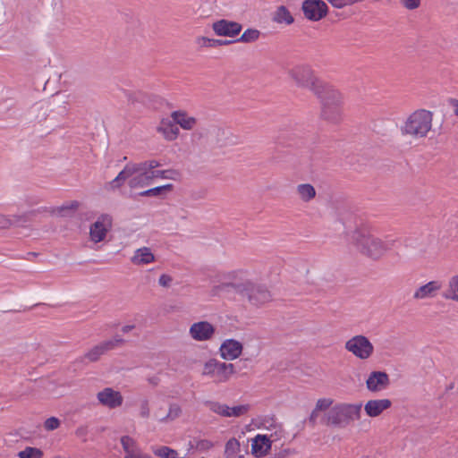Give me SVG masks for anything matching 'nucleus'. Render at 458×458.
<instances>
[{
	"instance_id": "22",
	"label": "nucleus",
	"mask_w": 458,
	"mask_h": 458,
	"mask_svg": "<svg viewBox=\"0 0 458 458\" xmlns=\"http://www.w3.org/2000/svg\"><path fill=\"white\" fill-rule=\"evenodd\" d=\"M441 287L442 284L439 281H430L417 288L413 293V298L416 300L434 298Z\"/></svg>"
},
{
	"instance_id": "6",
	"label": "nucleus",
	"mask_w": 458,
	"mask_h": 458,
	"mask_svg": "<svg viewBox=\"0 0 458 458\" xmlns=\"http://www.w3.org/2000/svg\"><path fill=\"white\" fill-rule=\"evenodd\" d=\"M432 127V113L424 109L413 112L401 127L403 135L424 138Z\"/></svg>"
},
{
	"instance_id": "30",
	"label": "nucleus",
	"mask_w": 458,
	"mask_h": 458,
	"mask_svg": "<svg viewBox=\"0 0 458 458\" xmlns=\"http://www.w3.org/2000/svg\"><path fill=\"white\" fill-rule=\"evenodd\" d=\"M153 454L159 458H180L176 450L168 446L152 447Z\"/></svg>"
},
{
	"instance_id": "23",
	"label": "nucleus",
	"mask_w": 458,
	"mask_h": 458,
	"mask_svg": "<svg viewBox=\"0 0 458 458\" xmlns=\"http://www.w3.org/2000/svg\"><path fill=\"white\" fill-rule=\"evenodd\" d=\"M171 118L174 119L177 126L182 129L190 131L192 130L197 124V119L189 115L185 111L178 110L171 114Z\"/></svg>"
},
{
	"instance_id": "18",
	"label": "nucleus",
	"mask_w": 458,
	"mask_h": 458,
	"mask_svg": "<svg viewBox=\"0 0 458 458\" xmlns=\"http://www.w3.org/2000/svg\"><path fill=\"white\" fill-rule=\"evenodd\" d=\"M388 384V375L383 371L371 372L366 380L367 388L371 392H379L384 390Z\"/></svg>"
},
{
	"instance_id": "33",
	"label": "nucleus",
	"mask_w": 458,
	"mask_h": 458,
	"mask_svg": "<svg viewBox=\"0 0 458 458\" xmlns=\"http://www.w3.org/2000/svg\"><path fill=\"white\" fill-rule=\"evenodd\" d=\"M172 188H173L172 184L157 186V187L143 191L140 192L139 195L144 196V197L159 196V195L163 194L164 192L172 190Z\"/></svg>"
},
{
	"instance_id": "21",
	"label": "nucleus",
	"mask_w": 458,
	"mask_h": 458,
	"mask_svg": "<svg viewBox=\"0 0 458 458\" xmlns=\"http://www.w3.org/2000/svg\"><path fill=\"white\" fill-rule=\"evenodd\" d=\"M271 439L268 440L267 435H257L252 440L251 453L257 458L264 457L271 449Z\"/></svg>"
},
{
	"instance_id": "14",
	"label": "nucleus",
	"mask_w": 458,
	"mask_h": 458,
	"mask_svg": "<svg viewBox=\"0 0 458 458\" xmlns=\"http://www.w3.org/2000/svg\"><path fill=\"white\" fill-rule=\"evenodd\" d=\"M112 217L109 215H101L98 220L90 226V238L95 242H100L106 235L111 227Z\"/></svg>"
},
{
	"instance_id": "35",
	"label": "nucleus",
	"mask_w": 458,
	"mask_h": 458,
	"mask_svg": "<svg viewBox=\"0 0 458 458\" xmlns=\"http://www.w3.org/2000/svg\"><path fill=\"white\" fill-rule=\"evenodd\" d=\"M210 410L218 414V415H221V416H224V417H230V406L225 404V403H210Z\"/></svg>"
},
{
	"instance_id": "24",
	"label": "nucleus",
	"mask_w": 458,
	"mask_h": 458,
	"mask_svg": "<svg viewBox=\"0 0 458 458\" xmlns=\"http://www.w3.org/2000/svg\"><path fill=\"white\" fill-rule=\"evenodd\" d=\"M247 450H242L240 441L235 437L228 439L225 445V458H245Z\"/></svg>"
},
{
	"instance_id": "15",
	"label": "nucleus",
	"mask_w": 458,
	"mask_h": 458,
	"mask_svg": "<svg viewBox=\"0 0 458 458\" xmlns=\"http://www.w3.org/2000/svg\"><path fill=\"white\" fill-rule=\"evenodd\" d=\"M215 327L208 321L193 323L189 330L191 337L196 341L203 342L212 338Z\"/></svg>"
},
{
	"instance_id": "38",
	"label": "nucleus",
	"mask_w": 458,
	"mask_h": 458,
	"mask_svg": "<svg viewBox=\"0 0 458 458\" xmlns=\"http://www.w3.org/2000/svg\"><path fill=\"white\" fill-rule=\"evenodd\" d=\"M13 225H20L19 217L13 216V218L0 215V228H6Z\"/></svg>"
},
{
	"instance_id": "28",
	"label": "nucleus",
	"mask_w": 458,
	"mask_h": 458,
	"mask_svg": "<svg viewBox=\"0 0 458 458\" xmlns=\"http://www.w3.org/2000/svg\"><path fill=\"white\" fill-rule=\"evenodd\" d=\"M260 31L257 29H247L240 38L233 40V42H242V43H253L259 38Z\"/></svg>"
},
{
	"instance_id": "29",
	"label": "nucleus",
	"mask_w": 458,
	"mask_h": 458,
	"mask_svg": "<svg viewBox=\"0 0 458 458\" xmlns=\"http://www.w3.org/2000/svg\"><path fill=\"white\" fill-rule=\"evenodd\" d=\"M154 179L161 178V179H168L173 181H178L181 178V174L179 171L174 169H167V170H157L153 169Z\"/></svg>"
},
{
	"instance_id": "4",
	"label": "nucleus",
	"mask_w": 458,
	"mask_h": 458,
	"mask_svg": "<svg viewBox=\"0 0 458 458\" xmlns=\"http://www.w3.org/2000/svg\"><path fill=\"white\" fill-rule=\"evenodd\" d=\"M352 240L362 253L375 259L383 256L394 244V240L383 242L363 230L355 231Z\"/></svg>"
},
{
	"instance_id": "7",
	"label": "nucleus",
	"mask_w": 458,
	"mask_h": 458,
	"mask_svg": "<svg viewBox=\"0 0 458 458\" xmlns=\"http://www.w3.org/2000/svg\"><path fill=\"white\" fill-rule=\"evenodd\" d=\"M289 74L299 87L310 89L315 95L328 85L317 78L311 67L307 64L294 66Z\"/></svg>"
},
{
	"instance_id": "16",
	"label": "nucleus",
	"mask_w": 458,
	"mask_h": 458,
	"mask_svg": "<svg viewBox=\"0 0 458 458\" xmlns=\"http://www.w3.org/2000/svg\"><path fill=\"white\" fill-rule=\"evenodd\" d=\"M123 342V339L116 335L111 340L105 341L93 348H91L85 355V357L89 361H96L99 359L101 355H103L105 352H106L109 350L114 349L118 344H122Z\"/></svg>"
},
{
	"instance_id": "27",
	"label": "nucleus",
	"mask_w": 458,
	"mask_h": 458,
	"mask_svg": "<svg viewBox=\"0 0 458 458\" xmlns=\"http://www.w3.org/2000/svg\"><path fill=\"white\" fill-rule=\"evenodd\" d=\"M231 43H233V40H222L207 37H199L197 38V44L201 47H216L219 46L229 45Z\"/></svg>"
},
{
	"instance_id": "1",
	"label": "nucleus",
	"mask_w": 458,
	"mask_h": 458,
	"mask_svg": "<svg viewBox=\"0 0 458 458\" xmlns=\"http://www.w3.org/2000/svg\"><path fill=\"white\" fill-rule=\"evenodd\" d=\"M230 280L215 287L216 293L230 292L247 297L249 301L255 306L263 305L271 301V293L266 286L255 284L247 278V272L243 270L231 271L225 276Z\"/></svg>"
},
{
	"instance_id": "43",
	"label": "nucleus",
	"mask_w": 458,
	"mask_h": 458,
	"mask_svg": "<svg viewBox=\"0 0 458 458\" xmlns=\"http://www.w3.org/2000/svg\"><path fill=\"white\" fill-rule=\"evenodd\" d=\"M149 413H150V411H149L148 400L141 401L140 406V416L143 418H148L149 416Z\"/></svg>"
},
{
	"instance_id": "32",
	"label": "nucleus",
	"mask_w": 458,
	"mask_h": 458,
	"mask_svg": "<svg viewBox=\"0 0 458 458\" xmlns=\"http://www.w3.org/2000/svg\"><path fill=\"white\" fill-rule=\"evenodd\" d=\"M297 191L303 201H309L316 195L314 187L309 183L298 185Z\"/></svg>"
},
{
	"instance_id": "2",
	"label": "nucleus",
	"mask_w": 458,
	"mask_h": 458,
	"mask_svg": "<svg viewBox=\"0 0 458 458\" xmlns=\"http://www.w3.org/2000/svg\"><path fill=\"white\" fill-rule=\"evenodd\" d=\"M159 165L160 164L157 160L128 163L117 176L108 183L109 189H118L125 182H128L130 188H144L150 184L154 179L153 169Z\"/></svg>"
},
{
	"instance_id": "39",
	"label": "nucleus",
	"mask_w": 458,
	"mask_h": 458,
	"mask_svg": "<svg viewBox=\"0 0 458 458\" xmlns=\"http://www.w3.org/2000/svg\"><path fill=\"white\" fill-rule=\"evenodd\" d=\"M248 410L249 406L244 404L230 407V417H240L245 414Z\"/></svg>"
},
{
	"instance_id": "45",
	"label": "nucleus",
	"mask_w": 458,
	"mask_h": 458,
	"mask_svg": "<svg viewBox=\"0 0 458 458\" xmlns=\"http://www.w3.org/2000/svg\"><path fill=\"white\" fill-rule=\"evenodd\" d=\"M75 435L85 442L88 436V428L86 426L79 427L75 431Z\"/></svg>"
},
{
	"instance_id": "19",
	"label": "nucleus",
	"mask_w": 458,
	"mask_h": 458,
	"mask_svg": "<svg viewBox=\"0 0 458 458\" xmlns=\"http://www.w3.org/2000/svg\"><path fill=\"white\" fill-rule=\"evenodd\" d=\"M157 131L167 141L176 140L180 132L179 127L176 125L173 118H163L157 127Z\"/></svg>"
},
{
	"instance_id": "26",
	"label": "nucleus",
	"mask_w": 458,
	"mask_h": 458,
	"mask_svg": "<svg viewBox=\"0 0 458 458\" xmlns=\"http://www.w3.org/2000/svg\"><path fill=\"white\" fill-rule=\"evenodd\" d=\"M272 20L278 24L291 25L293 23L294 19L290 11L284 5H280L276 8L273 14Z\"/></svg>"
},
{
	"instance_id": "13",
	"label": "nucleus",
	"mask_w": 458,
	"mask_h": 458,
	"mask_svg": "<svg viewBox=\"0 0 458 458\" xmlns=\"http://www.w3.org/2000/svg\"><path fill=\"white\" fill-rule=\"evenodd\" d=\"M212 29L215 34L219 37L233 38L240 34L242 26L239 22L222 19L214 22Z\"/></svg>"
},
{
	"instance_id": "31",
	"label": "nucleus",
	"mask_w": 458,
	"mask_h": 458,
	"mask_svg": "<svg viewBox=\"0 0 458 458\" xmlns=\"http://www.w3.org/2000/svg\"><path fill=\"white\" fill-rule=\"evenodd\" d=\"M444 297L458 301V276L450 278L448 282V289L445 293Z\"/></svg>"
},
{
	"instance_id": "3",
	"label": "nucleus",
	"mask_w": 458,
	"mask_h": 458,
	"mask_svg": "<svg viewBox=\"0 0 458 458\" xmlns=\"http://www.w3.org/2000/svg\"><path fill=\"white\" fill-rule=\"evenodd\" d=\"M362 403H336L325 414L324 421L327 425L335 428H346L355 420H360Z\"/></svg>"
},
{
	"instance_id": "17",
	"label": "nucleus",
	"mask_w": 458,
	"mask_h": 458,
	"mask_svg": "<svg viewBox=\"0 0 458 458\" xmlns=\"http://www.w3.org/2000/svg\"><path fill=\"white\" fill-rule=\"evenodd\" d=\"M242 344L239 341L234 339H226L220 345V356L224 360H233L242 354Z\"/></svg>"
},
{
	"instance_id": "8",
	"label": "nucleus",
	"mask_w": 458,
	"mask_h": 458,
	"mask_svg": "<svg viewBox=\"0 0 458 458\" xmlns=\"http://www.w3.org/2000/svg\"><path fill=\"white\" fill-rule=\"evenodd\" d=\"M234 365L210 359L203 366L202 375L211 378L216 383L227 382L234 374Z\"/></svg>"
},
{
	"instance_id": "48",
	"label": "nucleus",
	"mask_w": 458,
	"mask_h": 458,
	"mask_svg": "<svg viewBox=\"0 0 458 458\" xmlns=\"http://www.w3.org/2000/svg\"><path fill=\"white\" fill-rule=\"evenodd\" d=\"M133 328H134L133 325H127V326L123 327L122 331H123V333L127 334Z\"/></svg>"
},
{
	"instance_id": "42",
	"label": "nucleus",
	"mask_w": 458,
	"mask_h": 458,
	"mask_svg": "<svg viewBox=\"0 0 458 458\" xmlns=\"http://www.w3.org/2000/svg\"><path fill=\"white\" fill-rule=\"evenodd\" d=\"M400 3L408 10H414L420 4V0H400Z\"/></svg>"
},
{
	"instance_id": "41",
	"label": "nucleus",
	"mask_w": 458,
	"mask_h": 458,
	"mask_svg": "<svg viewBox=\"0 0 458 458\" xmlns=\"http://www.w3.org/2000/svg\"><path fill=\"white\" fill-rule=\"evenodd\" d=\"M60 426V420L55 417H50L46 420L44 427L47 430H55Z\"/></svg>"
},
{
	"instance_id": "37",
	"label": "nucleus",
	"mask_w": 458,
	"mask_h": 458,
	"mask_svg": "<svg viewBox=\"0 0 458 458\" xmlns=\"http://www.w3.org/2000/svg\"><path fill=\"white\" fill-rule=\"evenodd\" d=\"M334 401L331 398H320L317 401L315 408L319 411H329Z\"/></svg>"
},
{
	"instance_id": "10",
	"label": "nucleus",
	"mask_w": 458,
	"mask_h": 458,
	"mask_svg": "<svg viewBox=\"0 0 458 458\" xmlns=\"http://www.w3.org/2000/svg\"><path fill=\"white\" fill-rule=\"evenodd\" d=\"M301 10L304 17L311 21H318L328 13L327 4L323 0H304Z\"/></svg>"
},
{
	"instance_id": "49",
	"label": "nucleus",
	"mask_w": 458,
	"mask_h": 458,
	"mask_svg": "<svg viewBox=\"0 0 458 458\" xmlns=\"http://www.w3.org/2000/svg\"><path fill=\"white\" fill-rule=\"evenodd\" d=\"M453 106L454 107V112L455 115L458 116V100H454L453 101Z\"/></svg>"
},
{
	"instance_id": "47",
	"label": "nucleus",
	"mask_w": 458,
	"mask_h": 458,
	"mask_svg": "<svg viewBox=\"0 0 458 458\" xmlns=\"http://www.w3.org/2000/svg\"><path fill=\"white\" fill-rule=\"evenodd\" d=\"M318 412L319 411H317L316 408H314V410L311 411L310 415V418H309V421L312 424H316V421H317V418H318Z\"/></svg>"
},
{
	"instance_id": "20",
	"label": "nucleus",
	"mask_w": 458,
	"mask_h": 458,
	"mask_svg": "<svg viewBox=\"0 0 458 458\" xmlns=\"http://www.w3.org/2000/svg\"><path fill=\"white\" fill-rule=\"evenodd\" d=\"M391 404L392 403L389 399H373L365 403L364 410L369 417L374 418L389 409Z\"/></svg>"
},
{
	"instance_id": "5",
	"label": "nucleus",
	"mask_w": 458,
	"mask_h": 458,
	"mask_svg": "<svg viewBox=\"0 0 458 458\" xmlns=\"http://www.w3.org/2000/svg\"><path fill=\"white\" fill-rule=\"evenodd\" d=\"M321 102L322 117L329 123H336L342 119V96L331 85H327L316 95Z\"/></svg>"
},
{
	"instance_id": "11",
	"label": "nucleus",
	"mask_w": 458,
	"mask_h": 458,
	"mask_svg": "<svg viewBox=\"0 0 458 458\" xmlns=\"http://www.w3.org/2000/svg\"><path fill=\"white\" fill-rule=\"evenodd\" d=\"M97 399L103 406L108 409H115L123 404V397L119 391L112 387H105L97 394Z\"/></svg>"
},
{
	"instance_id": "36",
	"label": "nucleus",
	"mask_w": 458,
	"mask_h": 458,
	"mask_svg": "<svg viewBox=\"0 0 458 458\" xmlns=\"http://www.w3.org/2000/svg\"><path fill=\"white\" fill-rule=\"evenodd\" d=\"M268 436V440L271 439V444L276 441L281 440L284 437V431L280 425H276L274 429Z\"/></svg>"
},
{
	"instance_id": "25",
	"label": "nucleus",
	"mask_w": 458,
	"mask_h": 458,
	"mask_svg": "<svg viewBox=\"0 0 458 458\" xmlns=\"http://www.w3.org/2000/svg\"><path fill=\"white\" fill-rule=\"evenodd\" d=\"M155 260V256L148 247L137 249L131 261L135 265H148Z\"/></svg>"
},
{
	"instance_id": "9",
	"label": "nucleus",
	"mask_w": 458,
	"mask_h": 458,
	"mask_svg": "<svg viewBox=\"0 0 458 458\" xmlns=\"http://www.w3.org/2000/svg\"><path fill=\"white\" fill-rule=\"evenodd\" d=\"M345 350L355 358L365 360L374 353V345L364 335H356L348 339L344 344Z\"/></svg>"
},
{
	"instance_id": "44",
	"label": "nucleus",
	"mask_w": 458,
	"mask_h": 458,
	"mask_svg": "<svg viewBox=\"0 0 458 458\" xmlns=\"http://www.w3.org/2000/svg\"><path fill=\"white\" fill-rule=\"evenodd\" d=\"M180 412H181L180 407L177 404H172L169 408L167 418L172 419V420L175 419L176 417L179 416Z\"/></svg>"
},
{
	"instance_id": "34",
	"label": "nucleus",
	"mask_w": 458,
	"mask_h": 458,
	"mask_svg": "<svg viewBox=\"0 0 458 458\" xmlns=\"http://www.w3.org/2000/svg\"><path fill=\"white\" fill-rule=\"evenodd\" d=\"M43 452L36 447L27 446L24 450L18 453L19 458H41Z\"/></svg>"
},
{
	"instance_id": "12",
	"label": "nucleus",
	"mask_w": 458,
	"mask_h": 458,
	"mask_svg": "<svg viewBox=\"0 0 458 458\" xmlns=\"http://www.w3.org/2000/svg\"><path fill=\"white\" fill-rule=\"evenodd\" d=\"M120 442L124 452L123 458H153L150 454L144 452L137 441L130 436H123Z\"/></svg>"
},
{
	"instance_id": "46",
	"label": "nucleus",
	"mask_w": 458,
	"mask_h": 458,
	"mask_svg": "<svg viewBox=\"0 0 458 458\" xmlns=\"http://www.w3.org/2000/svg\"><path fill=\"white\" fill-rule=\"evenodd\" d=\"M172 282V278L170 276L168 275H162L159 279H158V283L160 285L164 286V287H167L170 285Z\"/></svg>"
},
{
	"instance_id": "40",
	"label": "nucleus",
	"mask_w": 458,
	"mask_h": 458,
	"mask_svg": "<svg viewBox=\"0 0 458 458\" xmlns=\"http://www.w3.org/2000/svg\"><path fill=\"white\" fill-rule=\"evenodd\" d=\"M214 447V443L208 439H199L196 442V448L199 451H208Z\"/></svg>"
}]
</instances>
